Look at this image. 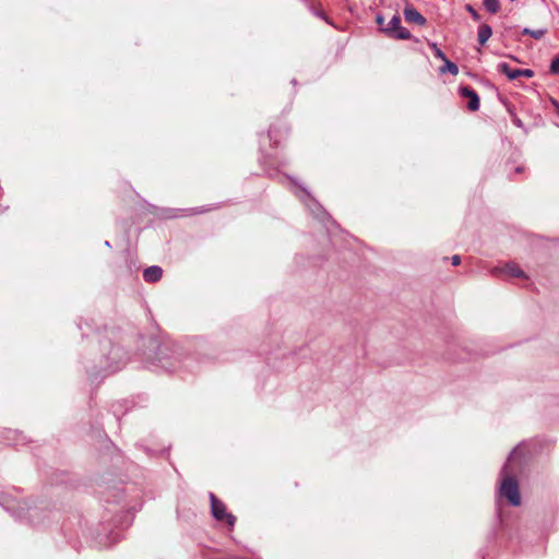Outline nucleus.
<instances>
[{"label":"nucleus","mask_w":559,"mask_h":559,"mask_svg":"<svg viewBox=\"0 0 559 559\" xmlns=\"http://www.w3.org/2000/svg\"><path fill=\"white\" fill-rule=\"evenodd\" d=\"M442 61L444 62V64L442 67H440V69H439V72L441 74H444V73L449 72L452 75H457L459 68H457V66L454 62H452L448 58H445V60H442Z\"/></svg>","instance_id":"nucleus-10"},{"label":"nucleus","mask_w":559,"mask_h":559,"mask_svg":"<svg viewBox=\"0 0 559 559\" xmlns=\"http://www.w3.org/2000/svg\"><path fill=\"white\" fill-rule=\"evenodd\" d=\"M515 456L516 449L510 453L506 464L501 469L502 480L499 488L500 495L506 497L509 503L513 507H518L521 503L518 480L509 474V468L511 467L512 462L515 460Z\"/></svg>","instance_id":"nucleus-1"},{"label":"nucleus","mask_w":559,"mask_h":559,"mask_svg":"<svg viewBox=\"0 0 559 559\" xmlns=\"http://www.w3.org/2000/svg\"><path fill=\"white\" fill-rule=\"evenodd\" d=\"M465 9L466 11L472 15V17L475 20V21H479L480 19V15L478 14V12L471 5V4H466L465 5Z\"/></svg>","instance_id":"nucleus-18"},{"label":"nucleus","mask_w":559,"mask_h":559,"mask_svg":"<svg viewBox=\"0 0 559 559\" xmlns=\"http://www.w3.org/2000/svg\"><path fill=\"white\" fill-rule=\"evenodd\" d=\"M210 500L213 516L218 521H226L229 526H234L236 519L233 514L226 512L225 504L214 493H210Z\"/></svg>","instance_id":"nucleus-3"},{"label":"nucleus","mask_w":559,"mask_h":559,"mask_svg":"<svg viewBox=\"0 0 559 559\" xmlns=\"http://www.w3.org/2000/svg\"><path fill=\"white\" fill-rule=\"evenodd\" d=\"M521 171H522V167H518L516 173H521Z\"/></svg>","instance_id":"nucleus-21"},{"label":"nucleus","mask_w":559,"mask_h":559,"mask_svg":"<svg viewBox=\"0 0 559 559\" xmlns=\"http://www.w3.org/2000/svg\"><path fill=\"white\" fill-rule=\"evenodd\" d=\"M451 262H452V265H454V266L459 265V264L461 263V258H460V255H453V257L451 258Z\"/></svg>","instance_id":"nucleus-19"},{"label":"nucleus","mask_w":559,"mask_h":559,"mask_svg":"<svg viewBox=\"0 0 559 559\" xmlns=\"http://www.w3.org/2000/svg\"><path fill=\"white\" fill-rule=\"evenodd\" d=\"M497 69L499 72L506 74L508 76V79L510 80V74L512 73V71H514V69H512L508 63L506 62H501L497 66Z\"/></svg>","instance_id":"nucleus-15"},{"label":"nucleus","mask_w":559,"mask_h":559,"mask_svg":"<svg viewBox=\"0 0 559 559\" xmlns=\"http://www.w3.org/2000/svg\"><path fill=\"white\" fill-rule=\"evenodd\" d=\"M460 95L462 97L468 98L467 108L471 111H476L479 109V106H480L479 96L474 90H472L467 86L461 87Z\"/></svg>","instance_id":"nucleus-5"},{"label":"nucleus","mask_w":559,"mask_h":559,"mask_svg":"<svg viewBox=\"0 0 559 559\" xmlns=\"http://www.w3.org/2000/svg\"><path fill=\"white\" fill-rule=\"evenodd\" d=\"M497 69L499 72L506 74L508 76V79L510 80V74L512 73V71H514V69H512L508 63L506 62H501L497 66Z\"/></svg>","instance_id":"nucleus-16"},{"label":"nucleus","mask_w":559,"mask_h":559,"mask_svg":"<svg viewBox=\"0 0 559 559\" xmlns=\"http://www.w3.org/2000/svg\"><path fill=\"white\" fill-rule=\"evenodd\" d=\"M404 17L409 23H415L421 26L426 24V19L413 7L405 8Z\"/></svg>","instance_id":"nucleus-6"},{"label":"nucleus","mask_w":559,"mask_h":559,"mask_svg":"<svg viewBox=\"0 0 559 559\" xmlns=\"http://www.w3.org/2000/svg\"><path fill=\"white\" fill-rule=\"evenodd\" d=\"M547 33V29L546 28H539V29H531V28H527L525 27L523 31H522V34L524 35H530L532 36L533 38L535 39H540L544 37V35Z\"/></svg>","instance_id":"nucleus-12"},{"label":"nucleus","mask_w":559,"mask_h":559,"mask_svg":"<svg viewBox=\"0 0 559 559\" xmlns=\"http://www.w3.org/2000/svg\"><path fill=\"white\" fill-rule=\"evenodd\" d=\"M550 72L552 74H559V57L552 59L550 63Z\"/></svg>","instance_id":"nucleus-17"},{"label":"nucleus","mask_w":559,"mask_h":559,"mask_svg":"<svg viewBox=\"0 0 559 559\" xmlns=\"http://www.w3.org/2000/svg\"><path fill=\"white\" fill-rule=\"evenodd\" d=\"M484 7L489 13H497L500 10L499 0H484Z\"/></svg>","instance_id":"nucleus-13"},{"label":"nucleus","mask_w":559,"mask_h":559,"mask_svg":"<svg viewBox=\"0 0 559 559\" xmlns=\"http://www.w3.org/2000/svg\"><path fill=\"white\" fill-rule=\"evenodd\" d=\"M554 105L556 106L558 114H559V104L556 100H552Z\"/></svg>","instance_id":"nucleus-20"},{"label":"nucleus","mask_w":559,"mask_h":559,"mask_svg":"<svg viewBox=\"0 0 559 559\" xmlns=\"http://www.w3.org/2000/svg\"><path fill=\"white\" fill-rule=\"evenodd\" d=\"M506 272L511 277H523L524 272L514 263H508L503 269H493L492 273Z\"/></svg>","instance_id":"nucleus-8"},{"label":"nucleus","mask_w":559,"mask_h":559,"mask_svg":"<svg viewBox=\"0 0 559 559\" xmlns=\"http://www.w3.org/2000/svg\"><path fill=\"white\" fill-rule=\"evenodd\" d=\"M163 274L162 267L157 265H152L146 267L143 272V277L147 283H155L160 280Z\"/></svg>","instance_id":"nucleus-7"},{"label":"nucleus","mask_w":559,"mask_h":559,"mask_svg":"<svg viewBox=\"0 0 559 559\" xmlns=\"http://www.w3.org/2000/svg\"><path fill=\"white\" fill-rule=\"evenodd\" d=\"M429 47L433 51V55L436 58H438L440 60H445L447 57H445L444 52L438 47V45L436 43H429Z\"/></svg>","instance_id":"nucleus-14"},{"label":"nucleus","mask_w":559,"mask_h":559,"mask_svg":"<svg viewBox=\"0 0 559 559\" xmlns=\"http://www.w3.org/2000/svg\"><path fill=\"white\" fill-rule=\"evenodd\" d=\"M492 35V29L488 24H481L478 27V43L484 46Z\"/></svg>","instance_id":"nucleus-9"},{"label":"nucleus","mask_w":559,"mask_h":559,"mask_svg":"<svg viewBox=\"0 0 559 559\" xmlns=\"http://www.w3.org/2000/svg\"><path fill=\"white\" fill-rule=\"evenodd\" d=\"M534 72L531 69H514L510 74V80H516L520 76L532 78Z\"/></svg>","instance_id":"nucleus-11"},{"label":"nucleus","mask_w":559,"mask_h":559,"mask_svg":"<svg viewBox=\"0 0 559 559\" xmlns=\"http://www.w3.org/2000/svg\"><path fill=\"white\" fill-rule=\"evenodd\" d=\"M376 20L378 25L381 26L382 32L389 37L395 39H409L412 37L409 31L401 25V17L397 14H394L386 25H384V17L382 15H378Z\"/></svg>","instance_id":"nucleus-2"},{"label":"nucleus","mask_w":559,"mask_h":559,"mask_svg":"<svg viewBox=\"0 0 559 559\" xmlns=\"http://www.w3.org/2000/svg\"><path fill=\"white\" fill-rule=\"evenodd\" d=\"M299 198L310 209V211L314 215V217H317L318 219H320L322 222L325 219V217L328 216L326 212L316 200H313L310 197V194L307 191L302 190L301 195Z\"/></svg>","instance_id":"nucleus-4"}]
</instances>
